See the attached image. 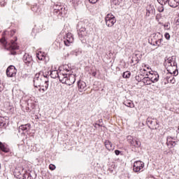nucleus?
Returning a JSON list of instances; mask_svg holds the SVG:
<instances>
[{"mask_svg":"<svg viewBox=\"0 0 179 179\" xmlns=\"http://www.w3.org/2000/svg\"><path fill=\"white\" fill-rule=\"evenodd\" d=\"M17 37H15V39L6 41L5 38L1 39V43L3 45L4 48L7 51H10L9 55H16L17 52L15 50H19V45H17Z\"/></svg>","mask_w":179,"mask_h":179,"instance_id":"f257e3e1","label":"nucleus"},{"mask_svg":"<svg viewBox=\"0 0 179 179\" xmlns=\"http://www.w3.org/2000/svg\"><path fill=\"white\" fill-rule=\"evenodd\" d=\"M77 29L78 38L81 43L83 44H86V39H85V37L87 36V31L86 30V27H85V23L82 22H79L77 25Z\"/></svg>","mask_w":179,"mask_h":179,"instance_id":"f03ea898","label":"nucleus"},{"mask_svg":"<svg viewBox=\"0 0 179 179\" xmlns=\"http://www.w3.org/2000/svg\"><path fill=\"white\" fill-rule=\"evenodd\" d=\"M173 134L171 136H168L166 138V145L169 146L170 149H173V148L176 147L177 145V136L178 135V131L177 130L172 131Z\"/></svg>","mask_w":179,"mask_h":179,"instance_id":"7ed1b4c3","label":"nucleus"},{"mask_svg":"<svg viewBox=\"0 0 179 179\" xmlns=\"http://www.w3.org/2000/svg\"><path fill=\"white\" fill-rule=\"evenodd\" d=\"M43 75H44V72L43 71H40L35 75L33 80L34 87H40V86L44 85L45 80H44Z\"/></svg>","mask_w":179,"mask_h":179,"instance_id":"20e7f679","label":"nucleus"},{"mask_svg":"<svg viewBox=\"0 0 179 179\" xmlns=\"http://www.w3.org/2000/svg\"><path fill=\"white\" fill-rule=\"evenodd\" d=\"M105 22L108 27H113L114 24H115L117 19H115V16H114L113 14L108 13L105 17Z\"/></svg>","mask_w":179,"mask_h":179,"instance_id":"39448f33","label":"nucleus"},{"mask_svg":"<svg viewBox=\"0 0 179 179\" xmlns=\"http://www.w3.org/2000/svg\"><path fill=\"white\" fill-rule=\"evenodd\" d=\"M17 72V70L13 65L9 66L6 71V73L8 78H13L14 76H16Z\"/></svg>","mask_w":179,"mask_h":179,"instance_id":"423d86ee","label":"nucleus"},{"mask_svg":"<svg viewBox=\"0 0 179 179\" xmlns=\"http://www.w3.org/2000/svg\"><path fill=\"white\" fill-rule=\"evenodd\" d=\"M145 167V163L141 161H136L133 165V170L135 173H139Z\"/></svg>","mask_w":179,"mask_h":179,"instance_id":"0eeeda50","label":"nucleus"},{"mask_svg":"<svg viewBox=\"0 0 179 179\" xmlns=\"http://www.w3.org/2000/svg\"><path fill=\"white\" fill-rule=\"evenodd\" d=\"M23 61L27 66H31V65H33V57L29 54H25L24 55Z\"/></svg>","mask_w":179,"mask_h":179,"instance_id":"6e6552de","label":"nucleus"},{"mask_svg":"<svg viewBox=\"0 0 179 179\" xmlns=\"http://www.w3.org/2000/svg\"><path fill=\"white\" fill-rule=\"evenodd\" d=\"M76 81V76L73 74H69L67 76V79L66 80L65 85H68V86H72L73 83Z\"/></svg>","mask_w":179,"mask_h":179,"instance_id":"1a4fd4ad","label":"nucleus"},{"mask_svg":"<svg viewBox=\"0 0 179 179\" xmlns=\"http://www.w3.org/2000/svg\"><path fill=\"white\" fill-rule=\"evenodd\" d=\"M19 179H36V173L33 172H24Z\"/></svg>","mask_w":179,"mask_h":179,"instance_id":"9d476101","label":"nucleus"},{"mask_svg":"<svg viewBox=\"0 0 179 179\" xmlns=\"http://www.w3.org/2000/svg\"><path fill=\"white\" fill-rule=\"evenodd\" d=\"M78 85V90L79 92H83V90H86V83H85V81L79 80L77 83Z\"/></svg>","mask_w":179,"mask_h":179,"instance_id":"9b49d317","label":"nucleus"},{"mask_svg":"<svg viewBox=\"0 0 179 179\" xmlns=\"http://www.w3.org/2000/svg\"><path fill=\"white\" fill-rule=\"evenodd\" d=\"M155 7L152 6H149L146 7V14L145 16L146 17H149L150 15H155Z\"/></svg>","mask_w":179,"mask_h":179,"instance_id":"f8f14e48","label":"nucleus"},{"mask_svg":"<svg viewBox=\"0 0 179 179\" xmlns=\"http://www.w3.org/2000/svg\"><path fill=\"white\" fill-rule=\"evenodd\" d=\"M72 43H73V37L71 35H67L66 38L64 40V44L66 47H69Z\"/></svg>","mask_w":179,"mask_h":179,"instance_id":"ddd939ff","label":"nucleus"},{"mask_svg":"<svg viewBox=\"0 0 179 179\" xmlns=\"http://www.w3.org/2000/svg\"><path fill=\"white\" fill-rule=\"evenodd\" d=\"M57 78H59V82H61L62 83L65 84L66 83V79L68 78V74L60 73L57 76Z\"/></svg>","mask_w":179,"mask_h":179,"instance_id":"4468645a","label":"nucleus"},{"mask_svg":"<svg viewBox=\"0 0 179 179\" xmlns=\"http://www.w3.org/2000/svg\"><path fill=\"white\" fill-rule=\"evenodd\" d=\"M68 13V8L65 7V6H63L62 7L60 11H59V13L56 15L57 17H64L66 14Z\"/></svg>","mask_w":179,"mask_h":179,"instance_id":"2eb2a0df","label":"nucleus"},{"mask_svg":"<svg viewBox=\"0 0 179 179\" xmlns=\"http://www.w3.org/2000/svg\"><path fill=\"white\" fill-rule=\"evenodd\" d=\"M167 5L171 8H177L179 5V0H169Z\"/></svg>","mask_w":179,"mask_h":179,"instance_id":"dca6fc26","label":"nucleus"},{"mask_svg":"<svg viewBox=\"0 0 179 179\" xmlns=\"http://www.w3.org/2000/svg\"><path fill=\"white\" fill-rule=\"evenodd\" d=\"M64 7L63 5L56 4L54 6V10H53V15L55 16H57L58 15L59 12L62 10V8Z\"/></svg>","mask_w":179,"mask_h":179,"instance_id":"f3484780","label":"nucleus"},{"mask_svg":"<svg viewBox=\"0 0 179 179\" xmlns=\"http://www.w3.org/2000/svg\"><path fill=\"white\" fill-rule=\"evenodd\" d=\"M104 145L106 148L110 151L114 150V147H113V143L108 140H105Z\"/></svg>","mask_w":179,"mask_h":179,"instance_id":"a211bd4d","label":"nucleus"},{"mask_svg":"<svg viewBox=\"0 0 179 179\" xmlns=\"http://www.w3.org/2000/svg\"><path fill=\"white\" fill-rule=\"evenodd\" d=\"M151 75H152V77H150L152 83H156V82H159V73L157 72H154L153 73H150Z\"/></svg>","mask_w":179,"mask_h":179,"instance_id":"6ab92c4d","label":"nucleus"},{"mask_svg":"<svg viewBox=\"0 0 179 179\" xmlns=\"http://www.w3.org/2000/svg\"><path fill=\"white\" fill-rule=\"evenodd\" d=\"M130 144L132 146H134V148H140V146L141 145L139 140H135V139H131V141H130Z\"/></svg>","mask_w":179,"mask_h":179,"instance_id":"aec40b11","label":"nucleus"},{"mask_svg":"<svg viewBox=\"0 0 179 179\" xmlns=\"http://www.w3.org/2000/svg\"><path fill=\"white\" fill-rule=\"evenodd\" d=\"M23 171L22 169H15L14 171V176L17 178H20L22 177V172Z\"/></svg>","mask_w":179,"mask_h":179,"instance_id":"412c9836","label":"nucleus"},{"mask_svg":"<svg viewBox=\"0 0 179 179\" xmlns=\"http://www.w3.org/2000/svg\"><path fill=\"white\" fill-rule=\"evenodd\" d=\"M59 74V73H58V71H57V70H53V71H49V76L52 79H56V78H58Z\"/></svg>","mask_w":179,"mask_h":179,"instance_id":"4be33fe9","label":"nucleus"},{"mask_svg":"<svg viewBox=\"0 0 179 179\" xmlns=\"http://www.w3.org/2000/svg\"><path fill=\"white\" fill-rule=\"evenodd\" d=\"M170 74H171V76L166 77L167 83H176V78H174V76L171 73H170Z\"/></svg>","mask_w":179,"mask_h":179,"instance_id":"5701e85b","label":"nucleus"},{"mask_svg":"<svg viewBox=\"0 0 179 179\" xmlns=\"http://www.w3.org/2000/svg\"><path fill=\"white\" fill-rule=\"evenodd\" d=\"M0 149L1 152H3L4 153H9V152H10V150L2 143H0Z\"/></svg>","mask_w":179,"mask_h":179,"instance_id":"b1692460","label":"nucleus"},{"mask_svg":"<svg viewBox=\"0 0 179 179\" xmlns=\"http://www.w3.org/2000/svg\"><path fill=\"white\" fill-rule=\"evenodd\" d=\"M30 127H31L30 124H22L20 126V129H21L22 132H24V131H27V129H30Z\"/></svg>","mask_w":179,"mask_h":179,"instance_id":"393cba45","label":"nucleus"},{"mask_svg":"<svg viewBox=\"0 0 179 179\" xmlns=\"http://www.w3.org/2000/svg\"><path fill=\"white\" fill-rule=\"evenodd\" d=\"M143 83L144 85H152V79L149 76L144 77L143 79Z\"/></svg>","mask_w":179,"mask_h":179,"instance_id":"a878e982","label":"nucleus"},{"mask_svg":"<svg viewBox=\"0 0 179 179\" xmlns=\"http://www.w3.org/2000/svg\"><path fill=\"white\" fill-rule=\"evenodd\" d=\"M124 104L127 107H130V108H134V107H135V105L131 101H126L124 102Z\"/></svg>","mask_w":179,"mask_h":179,"instance_id":"bb28decb","label":"nucleus"},{"mask_svg":"<svg viewBox=\"0 0 179 179\" xmlns=\"http://www.w3.org/2000/svg\"><path fill=\"white\" fill-rule=\"evenodd\" d=\"M36 57L39 61H43V58H45V53L38 52Z\"/></svg>","mask_w":179,"mask_h":179,"instance_id":"cd10ccee","label":"nucleus"},{"mask_svg":"<svg viewBox=\"0 0 179 179\" xmlns=\"http://www.w3.org/2000/svg\"><path fill=\"white\" fill-rule=\"evenodd\" d=\"M155 120H156V119H152L150 117L147 118V124H148V127H150V126L153 125Z\"/></svg>","mask_w":179,"mask_h":179,"instance_id":"c85d7f7f","label":"nucleus"},{"mask_svg":"<svg viewBox=\"0 0 179 179\" xmlns=\"http://www.w3.org/2000/svg\"><path fill=\"white\" fill-rule=\"evenodd\" d=\"M122 78L124 79H129L131 78V73L129 71H125L122 73Z\"/></svg>","mask_w":179,"mask_h":179,"instance_id":"c756f323","label":"nucleus"},{"mask_svg":"<svg viewBox=\"0 0 179 179\" xmlns=\"http://www.w3.org/2000/svg\"><path fill=\"white\" fill-rule=\"evenodd\" d=\"M152 129H157V128H159V122H157V120L155 119V120H154V123L151 125Z\"/></svg>","mask_w":179,"mask_h":179,"instance_id":"7c9ffc66","label":"nucleus"},{"mask_svg":"<svg viewBox=\"0 0 179 179\" xmlns=\"http://www.w3.org/2000/svg\"><path fill=\"white\" fill-rule=\"evenodd\" d=\"M144 78L145 77H143V75L142 74H139L138 76H136V80H137V82H143Z\"/></svg>","mask_w":179,"mask_h":179,"instance_id":"2f4dec72","label":"nucleus"},{"mask_svg":"<svg viewBox=\"0 0 179 179\" xmlns=\"http://www.w3.org/2000/svg\"><path fill=\"white\" fill-rule=\"evenodd\" d=\"M163 41V38H159L158 41H155L152 45H157V47H160L162 42Z\"/></svg>","mask_w":179,"mask_h":179,"instance_id":"473e14b6","label":"nucleus"},{"mask_svg":"<svg viewBox=\"0 0 179 179\" xmlns=\"http://www.w3.org/2000/svg\"><path fill=\"white\" fill-rule=\"evenodd\" d=\"M157 1L159 3H160L162 6H164V5H167L169 2V0H157Z\"/></svg>","mask_w":179,"mask_h":179,"instance_id":"72a5a7b5","label":"nucleus"},{"mask_svg":"<svg viewBox=\"0 0 179 179\" xmlns=\"http://www.w3.org/2000/svg\"><path fill=\"white\" fill-rule=\"evenodd\" d=\"M121 2H122V0H111V3L116 6L120 5Z\"/></svg>","mask_w":179,"mask_h":179,"instance_id":"f704fd0d","label":"nucleus"},{"mask_svg":"<svg viewBox=\"0 0 179 179\" xmlns=\"http://www.w3.org/2000/svg\"><path fill=\"white\" fill-rule=\"evenodd\" d=\"M48 80H45L43 84L41 85L42 87H45V90L48 89Z\"/></svg>","mask_w":179,"mask_h":179,"instance_id":"c9c22d12","label":"nucleus"},{"mask_svg":"<svg viewBox=\"0 0 179 179\" xmlns=\"http://www.w3.org/2000/svg\"><path fill=\"white\" fill-rule=\"evenodd\" d=\"M48 76H50V71H48L47 73H44L43 75V80H48Z\"/></svg>","mask_w":179,"mask_h":179,"instance_id":"e433bc0d","label":"nucleus"},{"mask_svg":"<svg viewBox=\"0 0 179 179\" xmlns=\"http://www.w3.org/2000/svg\"><path fill=\"white\" fill-rule=\"evenodd\" d=\"M31 10L32 12H36V13L38 12V6H37V4L31 7Z\"/></svg>","mask_w":179,"mask_h":179,"instance_id":"4c0bfd02","label":"nucleus"},{"mask_svg":"<svg viewBox=\"0 0 179 179\" xmlns=\"http://www.w3.org/2000/svg\"><path fill=\"white\" fill-rule=\"evenodd\" d=\"M49 169L50 170H51L52 171H54L55 169H57V167L55 166V165L51 164L49 165Z\"/></svg>","mask_w":179,"mask_h":179,"instance_id":"58836bf2","label":"nucleus"},{"mask_svg":"<svg viewBox=\"0 0 179 179\" xmlns=\"http://www.w3.org/2000/svg\"><path fill=\"white\" fill-rule=\"evenodd\" d=\"M173 59H174V56L170 57L167 59L168 64H171L173 62Z\"/></svg>","mask_w":179,"mask_h":179,"instance_id":"ea45409f","label":"nucleus"},{"mask_svg":"<svg viewBox=\"0 0 179 179\" xmlns=\"http://www.w3.org/2000/svg\"><path fill=\"white\" fill-rule=\"evenodd\" d=\"M164 37L167 40H170V37H171L170 34H169L168 32H166L165 34H164Z\"/></svg>","mask_w":179,"mask_h":179,"instance_id":"a19ab883","label":"nucleus"},{"mask_svg":"<svg viewBox=\"0 0 179 179\" xmlns=\"http://www.w3.org/2000/svg\"><path fill=\"white\" fill-rule=\"evenodd\" d=\"M158 12L159 13L164 12V7L162 6L161 7L158 8Z\"/></svg>","mask_w":179,"mask_h":179,"instance_id":"79ce46f5","label":"nucleus"},{"mask_svg":"<svg viewBox=\"0 0 179 179\" xmlns=\"http://www.w3.org/2000/svg\"><path fill=\"white\" fill-rule=\"evenodd\" d=\"M115 155H116V156H120V155H121V151H120L118 150H115Z\"/></svg>","mask_w":179,"mask_h":179,"instance_id":"37998d69","label":"nucleus"},{"mask_svg":"<svg viewBox=\"0 0 179 179\" xmlns=\"http://www.w3.org/2000/svg\"><path fill=\"white\" fill-rule=\"evenodd\" d=\"M15 33H16V30H15V29L11 30L10 32V36L11 37H13V36L15 34Z\"/></svg>","mask_w":179,"mask_h":179,"instance_id":"c03bdc74","label":"nucleus"},{"mask_svg":"<svg viewBox=\"0 0 179 179\" xmlns=\"http://www.w3.org/2000/svg\"><path fill=\"white\" fill-rule=\"evenodd\" d=\"M0 5L1 6H5L6 5L5 0L0 1Z\"/></svg>","mask_w":179,"mask_h":179,"instance_id":"a18cd8bd","label":"nucleus"},{"mask_svg":"<svg viewBox=\"0 0 179 179\" xmlns=\"http://www.w3.org/2000/svg\"><path fill=\"white\" fill-rule=\"evenodd\" d=\"M99 0H89L90 3H96Z\"/></svg>","mask_w":179,"mask_h":179,"instance_id":"49530a36","label":"nucleus"},{"mask_svg":"<svg viewBox=\"0 0 179 179\" xmlns=\"http://www.w3.org/2000/svg\"><path fill=\"white\" fill-rule=\"evenodd\" d=\"M164 27L165 29H166L167 30H169V29H170V27H169V23L165 24L164 25Z\"/></svg>","mask_w":179,"mask_h":179,"instance_id":"de8ad7c7","label":"nucleus"},{"mask_svg":"<svg viewBox=\"0 0 179 179\" xmlns=\"http://www.w3.org/2000/svg\"><path fill=\"white\" fill-rule=\"evenodd\" d=\"M171 66H177V62H173V64L171 63Z\"/></svg>","mask_w":179,"mask_h":179,"instance_id":"09e8293b","label":"nucleus"},{"mask_svg":"<svg viewBox=\"0 0 179 179\" xmlns=\"http://www.w3.org/2000/svg\"><path fill=\"white\" fill-rule=\"evenodd\" d=\"M97 75V73L96 71L92 72V76H94V78H96V76Z\"/></svg>","mask_w":179,"mask_h":179,"instance_id":"8fccbe9b","label":"nucleus"},{"mask_svg":"<svg viewBox=\"0 0 179 179\" xmlns=\"http://www.w3.org/2000/svg\"><path fill=\"white\" fill-rule=\"evenodd\" d=\"M134 3H139V0H132Z\"/></svg>","mask_w":179,"mask_h":179,"instance_id":"3c124183","label":"nucleus"},{"mask_svg":"<svg viewBox=\"0 0 179 179\" xmlns=\"http://www.w3.org/2000/svg\"><path fill=\"white\" fill-rule=\"evenodd\" d=\"M3 90V85L0 84V92H2Z\"/></svg>","mask_w":179,"mask_h":179,"instance_id":"603ef678","label":"nucleus"},{"mask_svg":"<svg viewBox=\"0 0 179 179\" xmlns=\"http://www.w3.org/2000/svg\"><path fill=\"white\" fill-rule=\"evenodd\" d=\"M1 127V128H6V123H3V124Z\"/></svg>","mask_w":179,"mask_h":179,"instance_id":"864d4df0","label":"nucleus"},{"mask_svg":"<svg viewBox=\"0 0 179 179\" xmlns=\"http://www.w3.org/2000/svg\"><path fill=\"white\" fill-rule=\"evenodd\" d=\"M16 92H17V90H13V96H16Z\"/></svg>","mask_w":179,"mask_h":179,"instance_id":"5fc2aeb1","label":"nucleus"},{"mask_svg":"<svg viewBox=\"0 0 179 179\" xmlns=\"http://www.w3.org/2000/svg\"><path fill=\"white\" fill-rule=\"evenodd\" d=\"M134 59H136V64L139 62V59L138 57H134Z\"/></svg>","mask_w":179,"mask_h":179,"instance_id":"6e6d98bb","label":"nucleus"},{"mask_svg":"<svg viewBox=\"0 0 179 179\" xmlns=\"http://www.w3.org/2000/svg\"><path fill=\"white\" fill-rule=\"evenodd\" d=\"M3 120L1 119V120H0V127L1 126V125H3Z\"/></svg>","mask_w":179,"mask_h":179,"instance_id":"4d7b16f0","label":"nucleus"},{"mask_svg":"<svg viewBox=\"0 0 179 179\" xmlns=\"http://www.w3.org/2000/svg\"><path fill=\"white\" fill-rule=\"evenodd\" d=\"M18 131L20 134H23L24 131H22V129H20V127L18 128Z\"/></svg>","mask_w":179,"mask_h":179,"instance_id":"13d9d810","label":"nucleus"},{"mask_svg":"<svg viewBox=\"0 0 179 179\" xmlns=\"http://www.w3.org/2000/svg\"><path fill=\"white\" fill-rule=\"evenodd\" d=\"M108 170V171H110V173H113V170L111 169L110 168H109Z\"/></svg>","mask_w":179,"mask_h":179,"instance_id":"bf43d9fd","label":"nucleus"},{"mask_svg":"<svg viewBox=\"0 0 179 179\" xmlns=\"http://www.w3.org/2000/svg\"><path fill=\"white\" fill-rule=\"evenodd\" d=\"M42 90H43V92H45V90H45V88H42Z\"/></svg>","mask_w":179,"mask_h":179,"instance_id":"052dcab7","label":"nucleus"},{"mask_svg":"<svg viewBox=\"0 0 179 179\" xmlns=\"http://www.w3.org/2000/svg\"><path fill=\"white\" fill-rule=\"evenodd\" d=\"M127 138H128V139H131V138H132V137L131 136H128Z\"/></svg>","mask_w":179,"mask_h":179,"instance_id":"680f3d73","label":"nucleus"},{"mask_svg":"<svg viewBox=\"0 0 179 179\" xmlns=\"http://www.w3.org/2000/svg\"><path fill=\"white\" fill-rule=\"evenodd\" d=\"M131 64H134V59H131Z\"/></svg>","mask_w":179,"mask_h":179,"instance_id":"e2e57ef3","label":"nucleus"},{"mask_svg":"<svg viewBox=\"0 0 179 179\" xmlns=\"http://www.w3.org/2000/svg\"><path fill=\"white\" fill-rule=\"evenodd\" d=\"M173 74L176 75V71H173Z\"/></svg>","mask_w":179,"mask_h":179,"instance_id":"0e129e2a","label":"nucleus"},{"mask_svg":"<svg viewBox=\"0 0 179 179\" xmlns=\"http://www.w3.org/2000/svg\"><path fill=\"white\" fill-rule=\"evenodd\" d=\"M67 72H69V70L66 69Z\"/></svg>","mask_w":179,"mask_h":179,"instance_id":"69168bd1","label":"nucleus"},{"mask_svg":"<svg viewBox=\"0 0 179 179\" xmlns=\"http://www.w3.org/2000/svg\"><path fill=\"white\" fill-rule=\"evenodd\" d=\"M97 125H99V127H100V124H98Z\"/></svg>","mask_w":179,"mask_h":179,"instance_id":"338daca9","label":"nucleus"},{"mask_svg":"<svg viewBox=\"0 0 179 179\" xmlns=\"http://www.w3.org/2000/svg\"><path fill=\"white\" fill-rule=\"evenodd\" d=\"M0 170H1V164H0Z\"/></svg>","mask_w":179,"mask_h":179,"instance_id":"774afa93","label":"nucleus"}]
</instances>
